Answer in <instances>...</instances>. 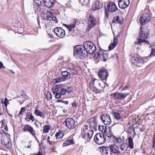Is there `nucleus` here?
<instances>
[{
	"label": "nucleus",
	"instance_id": "1",
	"mask_svg": "<svg viewBox=\"0 0 155 155\" xmlns=\"http://www.w3.org/2000/svg\"><path fill=\"white\" fill-rule=\"evenodd\" d=\"M83 48H84V52L86 51V54H92L96 50V47L94 44L90 41L84 42L83 44Z\"/></svg>",
	"mask_w": 155,
	"mask_h": 155
},
{
	"label": "nucleus",
	"instance_id": "2",
	"mask_svg": "<svg viewBox=\"0 0 155 155\" xmlns=\"http://www.w3.org/2000/svg\"><path fill=\"white\" fill-rule=\"evenodd\" d=\"M84 126L82 130V137L87 140H90L93 136V130L91 127L87 125H84Z\"/></svg>",
	"mask_w": 155,
	"mask_h": 155
},
{
	"label": "nucleus",
	"instance_id": "3",
	"mask_svg": "<svg viewBox=\"0 0 155 155\" xmlns=\"http://www.w3.org/2000/svg\"><path fill=\"white\" fill-rule=\"evenodd\" d=\"M83 47L81 45H76L73 50V55L77 58H81V57H86L87 54H86L83 50Z\"/></svg>",
	"mask_w": 155,
	"mask_h": 155
},
{
	"label": "nucleus",
	"instance_id": "4",
	"mask_svg": "<svg viewBox=\"0 0 155 155\" xmlns=\"http://www.w3.org/2000/svg\"><path fill=\"white\" fill-rule=\"evenodd\" d=\"M114 142L117 149L121 150H124L127 145L125 141L120 137L116 138Z\"/></svg>",
	"mask_w": 155,
	"mask_h": 155
},
{
	"label": "nucleus",
	"instance_id": "5",
	"mask_svg": "<svg viewBox=\"0 0 155 155\" xmlns=\"http://www.w3.org/2000/svg\"><path fill=\"white\" fill-rule=\"evenodd\" d=\"M95 142L99 145L102 144L105 142L106 137L103 133L96 134L94 137Z\"/></svg>",
	"mask_w": 155,
	"mask_h": 155
},
{
	"label": "nucleus",
	"instance_id": "6",
	"mask_svg": "<svg viewBox=\"0 0 155 155\" xmlns=\"http://www.w3.org/2000/svg\"><path fill=\"white\" fill-rule=\"evenodd\" d=\"M88 26L87 28V31H89L90 29L93 26H95L96 24V18L91 14H88Z\"/></svg>",
	"mask_w": 155,
	"mask_h": 155
},
{
	"label": "nucleus",
	"instance_id": "7",
	"mask_svg": "<svg viewBox=\"0 0 155 155\" xmlns=\"http://www.w3.org/2000/svg\"><path fill=\"white\" fill-rule=\"evenodd\" d=\"M75 121L71 118H68L65 120L63 123L69 129L73 130L76 127Z\"/></svg>",
	"mask_w": 155,
	"mask_h": 155
},
{
	"label": "nucleus",
	"instance_id": "8",
	"mask_svg": "<svg viewBox=\"0 0 155 155\" xmlns=\"http://www.w3.org/2000/svg\"><path fill=\"white\" fill-rule=\"evenodd\" d=\"M151 20V17L149 13H143L140 17L139 21L141 25H144L146 23L149 22Z\"/></svg>",
	"mask_w": 155,
	"mask_h": 155
},
{
	"label": "nucleus",
	"instance_id": "9",
	"mask_svg": "<svg viewBox=\"0 0 155 155\" xmlns=\"http://www.w3.org/2000/svg\"><path fill=\"white\" fill-rule=\"evenodd\" d=\"M100 119L105 125H109L111 122L110 116L106 114H104L100 116Z\"/></svg>",
	"mask_w": 155,
	"mask_h": 155
},
{
	"label": "nucleus",
	"instance_id": "10",
	"mask_svg": "<svg viewBox=\"0 0 155 155\" xmlns=\"http://www.w3.org/2000/svg\"><path fill=\"white\" fill-rule=\"evenodd\" d=\"M24 132H28L31 134L37 140L38 139L35 137V131L34 130L33 127L29 124H27L25 125L23 129Z\"/></svg>",
	"mask_w": 155,
	"mask_h": 155
},
{
	"label": "nucleus",
	"instance_id": "11",
	"mask_svg": "<svg viewBox=\"0 0 155 155\" xmlns=\"http://www.w3.org/2000/svg\"><path fill=\"white\" fill-rule=\"evenodd\" d=\"M97 116H95L87 120L89 126L95 131L97 130V124L96 122Z\"/></svg>",
	"mask_w": 155,
	"mask_h": 155
},
{
	"label": "nucleus",
	"instance_id": "12",
	"mask_svg": "<svg viewBox=\"0 0 155 155\" xmlns=\"http://www.w3.org/2000/svg\"><path fill=\"white\" fill-rule=\"evenodd\" d=\"M140 31L139 33V37L143 38H147L148 35H150V31L149 29L147 28H144L141 26L140 28Z\"/></svg>",
	"mask_w": 155,
	"mask_h": 155
},
{
	"label": "nucleus",
	"instance_id": "13",
	"mask_svg": "<svg viewBox=\"0 0 155 155\" xmlns=\"http://www.w3.org/2000/svg\"><path fill=\"white\" fill-rule=\"evenodd\" d=\"M98 75L100 78L102 80L106 81L108 76L109 74L106 69L102 68L98 71Z\"/></svg>",
	"mask_w": 155,
	"mask_h": 155
},
{
	"label": "nucleus",
	"instance_id": "14",
	"mask_svg": "<svg viewBox=\"0 0 155 155\" xmlns=\"http://www.w3.org/2000/svg\"><path fill=\"white\" fill-rule=\"evenodd\" d=\"M53 31L58 37L61 38H64L65 35V32L64 30L60 27L54 28Z\"/></svg>",
	"mask_w": 155,
	"mask_h": 155
},
{
	"label": "nucleus",
	"instance_id": "15",
	"mask_svg": "<svg viewBox=\"0 0 155 155\" xmlns=\"http://www.w3.org/2000/svg\"><path fill=\"white\" fill-rule=\"evenodd\" d=\"M128 93H123L121 92H115L114 93V97L115 99L122 100L125 99L129 94Z\"/></svg>",
	"mask_w": 155,
	"mask_h": 155
},
{
	"label": "nucleus",
	"instance_id": "16",
	"mask_svg": "<svg viewBox=\"0 0 155 155\" xmlns=\"http://www.w3.org/2000/svg\"><path fill=\"white\" fill-rule=\"evenodd\" d=\"M130 3V0H120L118 2V6L121 9L127 8Z\"/></svg>",
	"mask_w": 155,
	"mask_h": 155
},
{
	"label": "nucleus",
	"instance_id": "17",
	"mask_svg": "<svg viewBox=\"0 0 155 155\" xmlns=\"http://www.w3.org/2000/svg\"><path fill=\"white\" fill-rule=\"evenodd\" d=\"M107 9L108 12H113L117 10V8L114 3L109 2L107 4Z\"/></svg>",
	"mask_w": 155,
	"mask_h": 155
},
{
	"label": "nucleus",
	"instance_id": "18",
	"mask_svg": "<svg viewBox=\"0 0 155 155\" xmlns=\"http://www.w3.org/2000/svg\"><path fill=\"white\" fill-rule=\"evenodd\" d=\"M11 142L10 139L8 137H6L2 140L1 143L5 147L10 148L12 147Z\"/></svg>",
	"mask_w": 155,
	"mask_h": 155
},
{
	"label": "nucleus",
	"instance_id": "19",
	"mask_svg": "<svg viewBox=\"0 0 155 155\" xmlns=\"http://www.w3.org/2000/svg\"><path fill=\"white\" fill-rule=\"evenodd\" d=\"M65 89L61 88L59 90L57 93H54L55 94V97L56 99H59L61 97L62 95H64L66 93Z\"/></svg>",
	"mask_w": 155,
	"mask_h": 155
},
{
	"label": "nucleus",
	"instance_id": "20",
	"mask_svg": "<svg viewBox=\"0 0 155 155\" xmlns=\"http://www.w3.org/2000/svg\"><path fill=\"white\" fill-rule=\"evenodd\" d=\"M100 150L102 154L107 155L110 152V147H108L102 146L100 147Z\"/></svg>",
	"mask_w": 155,
	"mask_h": 155
},
{
	"label": "nucleus",
	"instance_id": "21",
	"mask_svg": "<svg viewBox=\"0 0 155 155\" xmlns=\"http://www.w3.org/2000/svg\"><path fill=\"white\" fill-rule=\"evenodd\" d=\"M102 4L97 1H95L93 5L92 9L93 11L97 10L102 7Z\"/></svg>",
	"mask_w": 155,
	"mask_h": 155
},
{
	"label": "nucleus",
	"instance_id": "22",
	"mask_svg": "<svg viewBox=\"0 0 155 155\" xmlns=\"http://www.w3.org/2000/svg\"><path fill=\"white\" fill-rule=\"evenodd\" d=\"M45 6L48 8H51L54 4V0H43Z\"/></svg>",
	"mask_w": 155,
	"mask_h": 155
},
{
	"label": "nucleus",
	"instance_id": "23",
	"mask_svg": "<svg viewBox=\"0 0 155 155\" xmlns=\"http://www.w3.org/2000/svg\"><path fill=\"white\" fill-rule=\"evenodd\" d=\"M118 39L117 37H114L113 43H111L108 47V50L111 51L113 50L117 45Z\"/></svg>",
	"mask_w": 155,
	"mask_h": 155
},
{
	"label": "nucleus",
	"instance_id": "24",
	"mask_svg": "<svg viewBox=\"0 0 155 155\" xmlns=\"http://www.w3.org/2000/svg\"><path fill=\"white\" fill-rule=\"evenodd\" d=\"M64 86V85L62 84H60L54 86L52 88L53 93H57L60 89L63 88V87Z\"/></svg>",
	"mask_w": 155,
	"mask_h": 155
},
{
	"label": "nucleus",
	"instance_id": "25",
	"mask_svg": "<svg viewBox=\"0 0 155 155\" xmlns=\"http://www.w3.org/2000/svg\"><path fill=\"white\" fill-rule=\"evenodd\" d=\"M98 130L102 132V133H106L107 131H110V128L109 127H107L104 125H99Z\"/></svg>",
	"mask_w": 155,
	"mask_h": 155
},
{
	"label": "nucleus",
	"instance_id": "26",
	"mask_svg": "<svg viewBox=\"0 0 155 155\" xmlns=\"http://www.w3.org/2000/svg\"><path fill=\"white\" fill-rule=\"evenodd\" d=\"M61 75L62 78L64 81L68 79H69L71 78V75L70 73L67 71H64L61 72Z\"/></svg>",
	"mask_w": 155,
	"mask_h": 155
},
{
	"label": "nucleus",
	"instance_id": "27",
	"mask_svg": "<svg viewBox=\"0 0 155 155\" xmlns=\"http://www.w3.org/2000/svg\"><path fill=\"white\" fill-rule=\"evenodd\" d=\"M100 81L94 79V80H92L90 83V85H93V87H96L98 88L99 85L100 84Z\"/></svg>",
	"mask_w": 155,
	"mask_h": 155
},
{
	"label": "nucleus",
	"instance_id": "28",
	"mask_svg": "<svg viewBox=\"0 0 155 155\" xmlns=\"http://www.w3.org/2000/svg\"><path fill=\"white\" fill-rule=\"evenodd\" d=\"M106 51L104 52V50H103V51H102V53H101V60L104 61H107V59L108 58V54L107 53H105Z\"/></svg>",
	"mask_w": 155,
	"mask_h": 155
},
{
	"label": "nucleus",
	"instance_id": "29",
	"mask_svg": "<svg viewBox=\"0 0 155 155\" xmlns=\"http://www.w3.org/2000/svg\"><path fill=\"white\" fill-rule=\"evenodd\" d=\"M109 147L110 148V152L117 154L120 153V152L117 149L114 147V145H111L109 146Z\"/></svg>",
	"mask_w": 155,
	"mask_h": 155
},
{
	"label": "nucleus",
	"instance_id": "30",
	"mask_svg": "<svg viewBox=\"0 0 155 155\" xmlns=\"http://www.w3.org/2000/svg\"><path fill=\"white\" fill-rule=\"evenodd\" d=\"M74 141L73 139H67L63 144V146H67L68 145L74 144Z\"/></svg>",
	"mask_w": 155,
	"mask_h": 155
},
{
	"label": "nucleus",
	"instance_id": "31",
	"mask_svg": "<svg viewBox=\"0 0 155 155\" xmlns=\"http://www.w3.org/2000/svg\"><path fill=\"white\" fill-rule=\"evenodd\" d=\"M111 113L116 120H118L120 119L121 117L120 114L116 112L114 109L112 110Z\"/></svg>",
	"mask_w": 155,
	"mask_h": 155
},
{
	"label": "nucleus",
	"instance_id": "32",
	"mask_svg": "<svg viewBox=\"0 0 155 155\" xmlns=\"http://www.w3.org/2000/svg\"><path fill=\"white\" fill-rule=\"evenodd\" d=\"M66 27L68 29L69 32L72 31L74 32V30L75 27V24H71L69 25H65Z\"/></svg>",
	"mask_w": 155,
	"mask_h": 155
},
{
	"label": "nucleus",
	"instance_id": "33",
	"mask_svg": "<svg viewBox=\"0 0 155 155\" xmlns=\"http://www.w3.org/2000/svg\"><path fill=\"white\" fill-rule=\"evenodd\" d=\"M128 147H130L132 149L134 148V143L133 142V139L131 137H130L128 138Z\"/></svg>",
	"mask_w": 155,
	"mask_h": 155
},
{
	"label": "nucleus",
	"instance_id": "34",
	"mask_svg": "<svg viewBox=\"0 0 155 155\" xmlns=\"http://www.w3.org/2000/svg\"><path fill=\"white\" fill-rule=\"evenodd\" d=\"M103 51V50L101 48L99 49L98 51H97L94 55V58L97 59L99 58H101V53H102V51Z\"/></svg>",
	"mask_w": 155,
	"mask_h": 155
},
{
	"label": "nucleus",
	"instance_id": "35",
	"mask_svg": "<svg viewBox=\"0 0 155 155\" xmlns=\"http://www.w3.org/2000/svg\"><path fill=\"white\" fill-rule=\"evenodd\" d=\"M112 22L115 23H119L121 24L123 23V21L120 20L119 16H117L114 17L112 21Z\"/></svg>",
	"mask_w": 155,
	"mask_h": 155
},
{
	"label": "nucleus",
	"instance_id": "36",
	"mask_svg": "<svg viewBox=\"0 0 155 155\" xmlns=\"http://www.w3.org/2000/svg\"><path fill=\"white\" fill-rule=\"evenodd\" d=\"M146 39L145 38L141 39L140 38H138V42H137V44L140 45H141V43H144V45H145V44L147 45L149 44V42L148 41L146 40Z\"/></svg>",
	"mask_w": 155,
	"mask_h": 155
},
{
	"label": "nucleus",
	"instance_id": "37",
	"mask_svg": "<svg viewBox=\"0 0 155 155\" xmlns=\"http://www.w3.org/2000/svg\"><path fill=\"white\" fill-rule=\"evenodd\" d=\"M65 81L62 78V77H60L59 78H56L55 79H53L52 81V83H53V84H54L57 83H59L61 81Z\"/></svg>",
	"mask_w": 155,
	"mask_h": 155
},
{
	"label": "nucleus",
	"instance_id": "38",
	"mask_svg": "<svg viewBox=\"0 0 155 155\" xmlns=\"http://www.w3.org/2000/svg\"><path fill=\"white\" fill-rule=\"evenodd\" d=\"M137 63H136L135 65L139 67L141 66L144 62L143 59L140 57L137 60Z\"/></svg>",
	"mask_w": 155,
	"mask_h": 155
},
{
	"label": "nucleus",
	"instance_id": "39",
	"mask_svg": "<svg viewBox=\"0 0 155 155\" xmlns=\"http://www.w3.org/2000/svg\"><path fill=\"white\" fill-rule=\"evenodd\" d=\"M128 131L129 133L132 135L133 137H134L136 135L134 128L133 127H129L128 128Z\"/></svg>",
	"mask_w": 155,
	"mask_h": 155
},
{
	"label": "nucleus",
	"instance_id": "40",
	"mask_svg": "<svg viewBox=\"0 0 155 155\" xmlns=\"http://www.w3.org/2000/svg\"><path fill=\"white\" fill-rule=\"evenodd\" d=\"M139 57H140L138 55H136L132 57L130 60V62L134 65H135L136 64V63H137V60L139 58Z\"/></svg>",
	"mask_w": 155,
	"mask_h": 155
},
{
	"label": "nucleus",
	"instance_id": "41",
	"mask_svg": "<svg viewBox=\"0 0 155 155\" xmlns=\"http://www.w3.org/2000/svg\"><path fill=\"white\" fill-rule=\"evenodd\" d=\"M35 114L38 116H39L41 117L44 118V115L42 112L38 109H35Z\"/></svg>",
	"mask_w": 155,
	"mask_h": 155
},
{
	"label": "nucleus",
	"instance_id": "42",
	"mask_svg": "<svg viewBox=\"0 0 155 155\" xmlns=\"http://www.w3.org/2000/svg\"><path fill=\"white\" fill-rule=\"evenodd\" d=\"M64 135V133L61 131L59 132H57L55 134V136L57 139L62 138Z\"/></svg>",
	"mask_w": 155,
	"mask_h": 155
},
{
	"label": "nucleus",
	"instance_id": "43",
	"mask_svg": "<svg viewBox=\"0 0 155 155\" xmlns=\"http://www.w3.org/2000/svg\"><path fill=\"white\" fill-rule=\"evenodd\" d=\"M50 127L49 125H45L44 127L43 133H47L48 131L50 129Z\"/></svg>",
	"mask_w": 155,
	"mask_h": 155
},
{
	"label": "nucleus",
	"instance_id": "44",
	"mask_svg": "<svg viewBox=\"0 0 155 155\" xmlns=\"http://www.w3.org/2000/svg\"><path fill=\"white\" fill-rule=\"evenodd\" d=\"M26 116L28 118L30 119L32 121H34L35 120L32 114H29L28 113H27L26 114Z\"/></svg>",
	"mask_w": 155,
	"mask_h": 155
},
{
	"label": "nucleus",
	"instance_id": "45",
	"mask_svg": "<svg viewBox=\"0 0 155 155\" xmlns=\"http://www.w3.org/2000/svg\"><path fill=\"white\" fill-rule=\"evenodd\" d=\"M105 86V83L103 82L102 81H100V84L99 85L98 89H101L104 87Z\"/></svg>",
	"mask_w": 155,
	"mask_h": 155
},
{
	"label": "nucleus",
	"instance_id": "46",
	"mask_svg": "<svg viewBox=\"0 0 155 155\" xmlns=\"http://www.w3.org/2000/svg\"><path fill=\"white\" fill-rule=\"evenodd\" d=\"M46 19L48 20H51V12H47L46 13Z\"/></svg>",
	"mask_w": 155,
	"mask_h": 155
},
{
	"label": "nucleus",
	"instance_id": "47",
	"mask_svg": "<svg viewBox=\"0 0 155 155\" xmlns=\"http://www.w3.org/2000/svg\"><path fill=\"white\" fill-rule=\"evenodd\" d=\"M34 2L37 6H39L42 4V0H34Z\"/></svg>",
	"mask_w": 155,
	"mask_h": 155
},
{
	"label": "nucleus",
	"instance_id": "48",
	"mask_svg": "<svg viewBox=\"0 0 155 155\" xmlns=\"http://www.w3.org/2000/svg\"><path fill=\"white\" fill-rule=\"evenodd\" d=\"M8 102L9 101L8 99L6 97H5V98L4 101H1V103L2 104H4L5 105V107H6L7 106L8 103Z\"/></svg>",
	"mask_w": 155,
	"mask_h": 155
},
{
	"label": "nucleus",
	"instance_id": "49",
	"mask_svg": "<svg viewBox=\"0 0 155 155\" xmlns=\"http://www.w3.org/2000/svg\"><path fill=\"white\" fill-rule=\"evenodd\" d=\"M104 13L105 16L106 17V18H109V12L107 10V9L105 6L104 7Z\"/></svg>",
	"mask_w": 155,
	"mask_h": 155
},
{
	"label": "nucleus",
	"instance_id": "50",
	"mask_svg": "<svg viewBox=\"0 0 155 155\" xmlns=\"http://www.w3.org/2000/svg\"><path fill=\"white\" fill-rule=\"evenodd\" d=\"M66 92H67L68 93H70L72 91L73 89L72 87H68L65 89Z\"/></svg>",
	"mask_w": 155,
	"mask_h": 155
},
{
	"label": "nucleus",
	"instance_id": "51",
	"mask_svg": "<svg viewBox=\"0 0 155 155\" xmlns=\"http://www.w3.org/2000/svg\"><path fill=\"white\" fill-rule=\"evenodd\" d=\"M104 134H105L107 137L109 138L110 137L112 136V134L110 130L109 132L107 131L106 133H104Z\"/></svg>",
	"mask_w": 155,
	"mask_h": 155
},
{
	"label": "nucleus",
	"instance_id": "52",
	"mask_svg": "<svg viewBox=\"0 0 155 155\" xmlns=\"http://www.w3.org/2000/svg\"><path fill=\"white\" fill-rule=\"evenodd\" d=\"M57 101L58 102H62V103L65 104L66 105L68 104L69 102L68 101H64L63 100H57Z\"/></svg>",
	"mask_w": 155,
	"mask_h": 155
},
{
	"label": "nucleus",
	"instance_id": "53",
	"mask_svg": "<svg viewBox=\"0 0 155 155\" xmlns=\"http://www.w3.org/2000/svg\"><path fill=\"white\" fill-rule=\"evenodd\" d=\"M83 5H87L89 2V0H80Z\"/></svg>",
	"mask_w": 155,
	"mask_h": 155
},
{
	"label": "nucleus",
	"instance_id": "54",
	"mask_svg": "<svg viewBox=\"0 0 155 155\" xmlns=\"http://www.w3.org/2000/svg\"><path fill=\"white\" fill-rule=\"evenodd\" d=\"M130 88V85L127 84L126 86L124 87L121 89V91H123L126 90H127Z\"/></svg>",
	"mask_w": 155,
	"mask_h": 155
},
{
	"label": "nucleus",
	"instance_id": "55",
	"mask_svg": "<svg viewBox=\"0 0 155 155\" xmlns=\"http://www.w3.org/2000/svg\"><path fill=\"white\" fill-rule=\"evenodd\" d=\"M155 49L152 48L151 51V53L150 54V56H151V55H153V56H155Z\"/></svg>",
	"mask_w": 155,
	"mask_h": 155
},
{
	"label": "nucleus",
	"instance_id": "56",
	"mask_svg": "<svg viewBox=\"0 0 155 155\" xmlns=\"http://www.w3.org/2000/svg\"><path fill=\"white\" fill-rule=\"evenodd\" d=\"M25 107H22L21 108V110L18 114V115H21L22 114V112L25 111Z\"/></svg>",
	"mask_w": 155,
	"mask_h": 155
},
{
	"label": "nucleus",
	"instance_id": "57",
	"mask_svg": "<svg viewBox=\"0 0 155 155\" xmlns=\"http://www.w3.org/2000/svg\"><path fill=\"white\" fill-rule=\"evenodd\" d=\"M97 87H95L94 88L93 90L92 91H93L94 93H97L98 92V89Z\"/></svg>",
	"mask_w": 155,
	"mask_h": 155
},
{
	"label": "nucleus",
	"instance_id": "58",
	"mask_svg": "<svg viewBox=\"0 0 155 155\" xmlns=\"http://www.w3.org/2000/svg\"><path fill=\"white\" fill-rule=\"evenodd\" d=\"M153 148L154 150L155 151V138L154 136H153Z\"/></svg>",
	"mask_w": 155,
	"mask_h": 155
},
{
	"label": "nucleus",
	"instance_id": "59",
	"mask_svg": "<svg viewBox=\"0 0 155 155\" xmlns=\"http://www.w3.org/2000/svg\"><path fill=\"white\" fill-rule=\"evenodd\" d=\"M51 20L54 21H57V18L56 16H52L51 17ZM57 22V21L56 23Z\"/></svg>",
	"mask_w": 155,
	"mask_h": 155
},
{
	"label": "nucleus",
	"instance_id": "60",
	"mask_svg": "<svg viewBox=\"0 0 155 155\" xmlns=\"http://www.w3.org/2000/svg\"><path fill=\"white\" fill-rule=\"evenodd\" d=\"M94 87H93V85H92L91 84L90 85V84L89 85V88L92 91L94 89Z\"/></svg>",
	"mask_w": 155,
	"mask_h": 155
},
{
	"label": "nucleus",
	"instance_id": "61",
	"mask_svg": "<svg viewBox=\"0 0 155 155\" xmlns=\"http://www.w3.org/2000/svg\"><path fill=\"white\" fill-rule=\"evenodd\" d=\"M72 107H77V105L74 102H73L72 103Z\"/></svg>",
	"mask_w": 155,
	"mask_h": 155
},
{
	"label": "nucleus",
	"instance_id": "62",
	"mask_svg": "<svg viewBox=\"0 0 155 155\" xmlns=\"http://www.w3.org/2000/svg\"><path fill=\"white\" fill-rule=\"evenodd\" d=\"M5 120L3 119L2 120V126L3 125L4 126H5Z\"/></svg>",
	"mask_w": 155,
	"mask_h": 155
},
{
	"label": "nucleus",
	"instance_id": "63",
	"mask_svg": "<svg viewBox=\"0 0 155 155\" xmlns=\"http://www.w3.org/2000/svg\"><path fill=\"white\" fill-rule=\"evenodd\" d=\"M34 155H43L41 152H38L37 153L34 154Z\"/></svg>",
	"mask_w": 155,
	"mask_h": 155
},
{
	"label": "nucleus",
	"instance_id": "64",
	"mask_svg": "<svg viewBox=\"0 0 155 155\" xmlns=\"http://www.w3.org/2000/svg\"><path fill=\"white\" fill-rule=\"evenodd\" d=\"M3 66V64L2 62H0V69L2 68Z\"/></svg>",
	"mask_w": 155,
	"mask_h": 155
}]
</instances>
